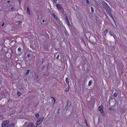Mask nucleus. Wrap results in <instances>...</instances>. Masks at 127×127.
<instances>
[{
    "label": "nucleus",
    "mask_w": 127,
    "mask_h": 127,
    "mask_svg": "<svg viewBox=\"0 0 127 127\" xmlns=\"http://www.w3.org/2000/svg\"><path fill=\"white\" fill-rule=\"evenodd\" d=\"M29 71H30V70L29 69L28 70H27V72H26V73L25 74V75L26 76L29 73Z\"/></svg>",
    "instance_id": "obj_15"
},
{
    "label": "nucleus",
    "mask_w": 127,
    "mask_h": 127,
    "mask_svg": "<svg viewBox=\"0 0 127 127\" xmlns=\"http://www.w3.org/2000/svg\"><path fill=\"white\" fill-rule=\"evenodd\" d=\"M59 55H58L57 56V57H56V58L57 59H58L59 58Z\"/></svg>",
    "instance_id": "obj_27"
},
{
    "label": "nucleus",
    "mask_w": 127,
    "mask_h": 127,
    "mask_svg": "<svg viewBox=\"0 0 127 127\" xmlns=\"http://www.w3.org/2000/svg\"><path fill=\"white\" fill-rule=\"evenodd\" d=\"M65 19L66 20L67 24L68 25H69V21L67 17H65Z\"/></svg>",
    "instance_id": "obj_9"
},
{
    "label": "nucleus",
    "mask_w": 127,
    "mask_h": 127,
    "mask_svg": "<svg viewBox=\"0 0 127 127\" xmlns=\"http://www.w3.org/2000/svg\"><path fill=\"white\" fill-rule=\"evenodd\" d=\"M103 107L102 106L100 105L98 108V110L101 113H102L103 111Z\"/></svg>",
    "instance_id": "obj_6"
},
{
    "label": "nucleus",
    "mask_w": 127,
    "mask_h": 127,
    "mask_svg": "<svg viewBox=\"0 0 127 127\" xmlns=\"http://www.w3.org/2000/svg\"><path fill=\"white\" fill-rule=\"evenodd\" d=\"M52 15L55 19H58V18L57 16L55 14L53 13L52 14Z\"/></svg>",
    "instance_id": "obj_13"
},
{
    "label": "nucleus",
    "mask_w": 127,
    "mask_h": 127,
    "mask_svg": "<svg viewBox=\"0 0 127 127\" xmlns=\"http://www.w3.org/2000/svg\"><path fill=\"white\" fill-rule=\"evenodd\" d=\"M108 31V30H106L104 31V32H103V34H104V35H105L106 34Z\"/></svg>",
    "instance_id": "obj_14"
},
{
    "label": "nucleus",
    "mask_w": 127,
    "mask_h": 127,
    "mask_svg": "<svg viewBox=\"0 0 127 127\" xmlns=\"http://www.w3.org/2000/svg\"><path fill=\"white\" fill-rule=\"evenodd\" d=\"M17 95H18L19 96L21 95V93L20 92L18 91L17 93Z\"/></svg>",
    "instance_id": "obj_18"
},
{
    "label": "nucleus",
    "mask_w": 127,
    "mask_h": 127,
    "mask_svg": "<svg viewBox=\"0 0 127 127\" xmlns=\"http://www.w3.org/2000/svg\"><path fill=\"white\" fill-rule=\"evenodd\" d=\"M4 25V23H3L2 24V26H3Z\"/></svg>",
    "instance_id": "obj_32"
},
{
    "label": "nucleus",
    "mask_w": 127,
    "mask_h": 127,
    "mask_svg": "<svg viewBox=\"0 0 127 127\" xmlns=\"http://www.w3.org/2000/svg\"><path fill=\"white\" fill-rule=\"evenodd\" d=\"M21 50V48L19 47L18 49V51L19 52H20Z\"/></svg>",
    "instance_id": "obj_23"
},
{
    "label": "nucleus",
    "mask_w": 127,
    "mask_h": 127,
    "mask_svg": "<svg viewBox=\"0 0 127 127\" xmlns=\"http://www.w3.org/2000/svg\"><path fill=\"white\" fill-rule=\"evenodd\" d=\"M27 124V123L26 122H25L24 124L25 125H26Z\"/></svg>",
    "instance_id": "obj_36"
},
{
    "label": "nucleus",
    "mask_w": 127,
    "mask_h": 127,
    "mask_svg": "<svg viewBox=\"0 0 127 127\" xmlns=\"http://www.w3.org/2000/svg\"><path fill=\"white\" fill-rule=\"evenodd\" d=\"M33 124L32 122L30 123L27 125L25 127H33Z\"/></svg>",
    "instance_id": "obj_5"
},
{
    "label": "nucleus",
    "mask_w": 127,
    "mask_h": 127,
    "mask_svg": "<svg viewBox=\"0 0 127 127\" xmlns=\"http://www.w3.org/2000/svg\"><path fill=\"white\" fill-rule=\"evenodd\" d=\"M108 10V11L107 12V11H106L107 12H108V13L109 14V15L110 14V13H111L110 11L111 10H110V9H109V10Z\"/></svg>",
    "instance_id": "obj_19"
},
{
    "label": "nucleus",
    "mask_w": 127,
    "mask_h": 127,
    "mask_svg": "<svg viewBox=\"0 0 127 127\" xmlns=\"http://www.w3.org/2000/svg\"><path fill=\"white\" fill-rule=\"evenodd\" d=\"M115 107V105H113L112 106H111L109 108V109L110 110H113V109Z\"/></svg>",
    "instance_id": "obj_7"
},
{
    "label": "nucleus",
    "mask_w": 127,
    "mask_h": 127,
    "mask_svg": "<svg viewBox=\"0 0 127 127\" xmlns=\"http://www.w3.org/2000/svg\"><path fill=\"white\" fill-rule=\"evenodd\" d=\"M27 56L28 57H29L30 56V55L29 54H28L27 55Z\"/></svg>",
    "instance_id": "obj_31"
},
{
    "label": "nucleus",
    "mask_w": 127,
    "mask_h": 127,
    "mask_svg": "<svg viewBox=\"0 0 127 127\" xmlns=\"http://www.w3.org/2000/svg\"><path fill=\"white\" fill-rule=\"evenodd\" d=\"M54 2L55 3H56L57 2V0H54Z\"/></svg>",
    "instance_id": "obj_30"
},
{
    "label": "nucleus",
    "mask_w": 127,
    "mask_h": 127,
    "mask_svg": "<svg viewBox=\"0 0 127 127\" xmlns=\"http://www.w3.org/2000/svg\"><path fill=\"white\" fill-rule=\"evenodd\" d=\"M57 7L59 10H60L62 12H64V10L62 7L61 5L59 4H57L56 5Z\"/></svg>",
    "instance_id": "obj_4"
},
{
    "label": "nucleus",
    "mask_w": 127,
    "mask_h": 127,
    "mask_svg": "<svg viewBox=\"0 0 127 127\" xmlns=\"http://www.w3.org/2000/svg\"><path fill=\"white\" fill-rule=\"evenodd\" d=\"M15 125L13 123H11L8 125V127H14Z\"/></svg>",
    "instance_id": "obj_8"
},
{
    "label": "nucleus",
    "mask_w": 127,
    "mask_h": 127,
    "mask_svg": "<svg viewBox=\"0 0 127 127\" xmlns=\"http://www.w3.org/2000/svg\"><path fill=\"white\" fill-rule=\"evenodd\" d=\"M9 120H5L2 122L1 126L2 127H8Z\"/></svg>",
    "instance_id": "obj_2"
},
{
    "label": "nucleus",
    "mask_w": 127,
    "mask_h": 127,
    "mask_svg": "<svg viewBox=\"0 0 127 127\" xmlns=\"http://www.w3.org/2000/svg\"><path fill=\"white\" fill-rule=\"evenodd\" d=\"M27 13L28 14L30 15V10L29 9V8H28V7H27Z\"/></svg>",
    "instance_id": "obj_10"
},
{
    "label": "nucleus",
    "mask_w": 127,
    "mask_h": 127,
    "mask_svg": "<svg viewBox=\"0 0 127 127\" xmlns=\"http://www.w3.org/2000/svg\"><path fill=\"white\" fill-rule=\"evenodd\" d=\"M111 35H112V34H111Z\"/></svg>",
    "instance_id": "obj_39"
},
{
    "label": "nucleus",
    "mask_w": 127,
    "mask_h": 127,
    "mask_svg": "<svg viewBox=\"0 0 127 127\" xmlns=\"http://www.w3.org/2000/svg\"><path fill=\"white\" fill-rule=\"evenodd\" d=\"M18 23L19 24H20L21 23V21H19L18 22Z\"/></svg>",
    "instance_id": "obj_29"
},
{
    "label": "nucleus",
    "mask_w": 127,
    "mask_h": 127,
    "mask_svg": "<svg viewBox=\"0 0 127 127\" xmlns=\"http://www.w3.org/2000/svg\"><path fill=\"white\" fill-rule=\"evenodd\" d=\"M68 103V101H67V104ZM67 105V106L68 105Z\"/></svg>",
    "instance_id": "obj_35"
},
{
    "label": "nucleus",
    "mask_w": 127,
    "mask_h": 127,
    "mask_svg": "<svg viewBox=\"0 0 127 127\" xmlns=\"http://www.w3.org/2000/svg\"><path fill=\"white\" fill-rule=\"evenodd\" d=\"M51 98H52L54 100V103H55V101H56V99H55V98L53 97H52L51 96Z\"/></svg>",
    "instance_id": "obj_22"
},
{
    "label": "nucleus",
    "mask_w": 127,
    "mask_h": 127,
    "mask_svg": "<svg viewBox=\"0 0 127 127\" xmlns=\"http://www.w3.org/2000/svg\"><path fill=\"white\" fill-rule=\"evenodd\" d=\"M112 36H113V37H114V38H115V37L113 35H112Z\"/></svg>",
    "instance_id": "obj_37"
},
{
    "label": "nucleus",
    "mask_w": 127,
    "mask_h": 127,
    "mask_svg": "<svg viewBox=\"0 0 127 127\" xmlns=\"http://www.w3.org/2000/svg\"><path fill=\"white\" fill-rule=\"evenodd\" d=\"M101 4L104 9L106 10V11H107V10H109V9H110V8L109 6L104 1H103L102 2V3H101Z\"/></svg>",
    "instance_id": "obj_1"
},
{
    "label": "nucleus",
    "mask_w": 127,
    "mask_h": 127,
    "mask_svg": "<svg viewBox=\"0 0 127 127\" xmlns=\"http://www.w3.org/2000/svg\"><path fill=\"white\" fill-rule=\"evenodd\" d=\"M35 116L36 119H38L39 117V114H36L35 115Z\"/></svg>",
    "instance_id": "obj_12"
},
{
    "label": "nucleus",
    "mask_w": 127,
    "mask_h": 127,
    "mask_svg": "<svg viewBox=\"0 0 127 127\" xmlns=\"http://www.w3.org/2000/svg\"><path fill=\"white\" fill-rule=\"evenodd\" d=\"M86 3L87 4H89V0H86Z\"/></svg>",
    "instance_id": "obj_25"
},
{
    "label": "nucleus",
    "mask_w": 127,
    "mask_h": 127,
    "mask_svg": "<svg viewBox=\"0 0 127 127\" xmlns=\"http://www.w3.org/2000/svg\"><path fill=\"white\" fill-rule=\"evenodd\" d=\"M60 108H59L58 109V112H57V113L58 114H59V111H60Z\"/></svg>",
    "instance_id": "obj_24"
},
{
    "label": "nucleus",
    "mask_w": 127,
    "mask_h": 127,
    "mask_svg": "<svg viewBox=\"0 0 127 127\" xmlns=\"http://www.w3.org/2000/svg\"><path fill=\"white\" fill-rule=\"evenodd\" d=\"M65 81H66V83H68V84L69 83V81H68V78H66Z\"/></svg>",
    "instance_id": "obj_20"
},
{
    "label": "nucleus",
    "mask_w": 127,
    "mask_h": 127,
    "mask_svg": "<svg viewBox=\"0 0 127 127\" xmlns=\"http://www.w3.org/2000/svg\"><path fill=\"white\" fill-rule=\"evenodd\" d=\"M117 93H115L114 94L113 96L114 97H116L117 96Z\"/></svg>",
    "instance_id": "obj_16"
},
{
    "label": "nucleus",
    "mask_w": 127,
    "mask_h": 127,
    "mask_svg": "<svg viewBox=\"0 0 127 127\" xmlns=\"http://www.w3.org/2000/svg\"><path fill=\"white\" fill-rule=\"evenodd\" d=\"M92 83V81H90L89 82V84H88V86H90Z\"/></svg>",
    "instance_id": "obj_17"
},
{
    "label": "nucleus",
    "mask_w": 127,
    "mask_h": 127,
    "mask_svg": "<svg viewBox=\"0 0 127 127\" xmlns=\"http://www.w3.org/2000/svg\"><path fill=\"white\" fill-rule=\"evenodd\" d=\"M7 3H9L10 2V1H7Z\"/></svg>",
    "instance_id": "obj_34"
},
{
    "label": "nucleus",
    "mask_w": 127,
    "mask_h": 127,
    "mask_svg": "<svg viewBox=\"0 0 127 127\" xmlns=\"http://www.w3.org/2000/svg\"><path fill=\"white\" fill-rule=\"evenodd\" d=\"M91 11L92 12H94V8L93 7H91Z\"/></svg>",
    "instance_id": "obj_21"
},
{
    "label": "nucleus",
    "mask_w": 127,
    "mask_h": 127,
    "mask_svg": "<svg viewBox=\"0 0 127 127\" xmlns=\"http://www.w3.org/2000/svg\"><path fill=\"white\" fill-rule=\"evenodd\" d=\"M44 118V117H42L38 119L36 122V125H39L43 121Z\"/></svg>",
    "instance_id": "obj_3"
},
{
    "label": "nucleus",
    "mask_w": 127,
    "mask_h": 127,
    "mask_svg": "<svg viewBox=\"0 0 127 127\" xmlns=\"http://www.w3.org/2000/svg\"><path fill=\"white\" fill-rule=\"evenodd\" d=\"M11 10L13 9H14V7H11Z\"/></svg>",
    "instance_id": "obj_28"
},
{
    "label": "nucleus",
    "mask_w": 127,
    "mask_h": 127,
    "mask_svg": "<svg viewBox=\"0 0 127 127\" xmlns=\"http://www.w3.org/2000/svg\"><path fill=\"white\" fill-rule=\"evenodd\" d=\"M45 67V65H44L41 68V70H43Z\"/></svg>",
    "instance_id": "obj_26"
},
{
    "label": "nucleus",
    "mask_w": 127,
    "mask_h": 127,
    "mask_svg": "<svg viewBox=\"0 0 127 127\" xmlns=\"http://www.w3.org/2000/svg\"><path fill=\"white\" fill-rule=\"evenodd\" d=\"M109 15L111 17V18H112V19H113V20L114 21V22H115V20L114 19V17L111 14V13H110V14H109ZM115 25H116V23H115Z\"/></svg>",
    "instance_id": "obj_11"
},
{
    "label": "nucleus",
    "mask_w": 127,
    "mask_h": 127,
    "mask_svg": "<svg viewBox=\"0 0 127 127\" xmlns=\"http://www.w3.org/2000/svg\"><path fill=\"white\" fill-rule=\"evenodd\" d=\"M42 22H43V23L44 22V20H42Z\"/></svg>",
    "instance_id": "obj_33"
},
{
    "label": "nucleus",
    "mask_w": 127,
    "mask_h": 127,
    "mask_svg": "<svg viewBox=\"0 0 127 127\" xmlns=\"http://www.w3.org/2000/svg\"><path fill=\"white\" fill-rule=\"evenodd\" d=\"M39 127H42L41 126H40Z\"/></svg>",
    "instance_id": "obj_38"
}]
</instances>
